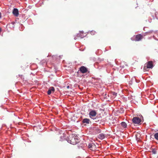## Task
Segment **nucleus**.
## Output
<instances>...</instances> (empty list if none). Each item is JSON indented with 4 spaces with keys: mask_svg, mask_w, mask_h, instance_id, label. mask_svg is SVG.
<instances>
[{
    "mask_svg": "<svg viewBox=\"0 0 158 158\" xmlns=\"http://www.w3.org/2000/svg\"><path fill=\"white\" fill-rule=\"evenodd\" d=\"M107 114L106 113L103 109H99V123L104 125L105 121L107 120L106 118L108 116H106Z\"/></svg>",
    "mask_w": 158,
    "mask_h": 158,
    "instance_id": "obj_1",
    "label": "nucleus"
},
{
    "mask_svg": "<svg viewBox=\"0 0 158 158\" xmlns=\"http://www.w3.org/2000/svg\"><path fill=\"white\" fill-rule=\"evenodd\" d=\"M66 140L68 143L73 145L76 144L79 142V139L76 137H74L73 135H69L68 139H66Z\"/></svg>",
    "mask_w": 158,
    "mask_h": 158,
    "instance_id": "obj_2",
    "label": "nucleus"
},
{
    "mask_svg": "<svg viewBox=\"0 0 158 158\" xmlns=\"http://www.w3.org/2000/svg\"><path fill=\"white\" fill-rule=\"evenodd\" d=\"M107 118L106 120H107V122L111 125L118 122V119L117 118H113L111 116H109L107 117Z\"/></svg>",
    "mask_w": 158,
    "mask_h": 158,
    "instance_id": "obj_3",
    "label": "nucleus"
},
{
    "mask_svg": "<svg viewBox=\"0 0 158 158\" xmlns=\"http://www.w3.org/2000/svg\"><path fill=\"white\" fill-rule=\"evenodd\" d=\"M132 122L134 124H138L140 123L141 120L138 117H135L132 119Z\"/></svg>",
    "mask_w": 158,
    "mask_h": 158,
    "instance_id": "obj_4",
    "label": "nucleus"
},
{
    "mask_svg": "<svg viewBox=\"0 0 158 158\" xmlns=\"http://www.w3.org/2000/svg\"><path fill=\"white\" fill-rule=\"evenodd\" d=\"M143 38V36L141 34H139L136 35L135 37V41H140Z\"/></svg>",
    "mask_w": 158,
    "mask_h": 158,
    "instance_id": "obj_5",
    "label": "nucleus"
},
{
    "mask_svg": "<svg viewBox=\"0 0 158 158\" xmlns=\"http://www.w3.org/2000/svg\"><path fill=\"white\" fill-rule=\"evenodd\" d=\"M80 71L82 73H85L88 71L87 69L85 67L82 66L80 68Z\"/></svg>",
    "mask_w": 158,
    "mask_h": 158,
    "instance_id": "obj_6",
    "label": "nucleus"
},
{
    "mask_svg": "<svg viewBox=\"0 0 158 158\" xmlns=\"http://www.w3.org/2000/svg\"><path fill=\"white\" fill-rule=\"evenodd\" d=\"M97 113L94 110H92L89 112V114L90 118H94L96 116Z\"/></svg>",
    "mask_w": 158,
    "mask_h": 158,
    "instance_id": "obj_7",
    "label": "nucleus"
},
{
    "mask_svg": "<svg viewBox=\"0 0 158 158\" xmlns=\"http://www.w3.org/2000/svg\"><path fill=\"white\" fill-rule=\"evenodd\" d=\"M89 148L92 150H94L96 149V145L94 143L89 144Z\"/></svg>",
    "mask_w": 158,
    "mask_h": 158,
    "instance_id": "obj_8",
    "label": "nucleus"
},
{
    "mask_svg": "<svg viewBox=\"0 0 158 158\" xmlns=\"http://www.w3.org/2000/svg\"><path fill=\"white\" fill-rule=\"evenodd\" d=\"M55 91L54 88L53 87H50L47 92V94L48 95H50L52 93H54Z\"/></svg>",
    "mask_w": 158,
    "mask_h": 158,
    "instance_id": "obj_9",
    "label": "nucleus"
},
{
    "mask_svg": "<svg viewBox=\"0 0 158 158\" xmlns=\"http://www.w3.org/2000/svg\"><path fill=\"white\" fill-rule=\"evenodd\" d=\"M119 126L122 129H124L127 128V124L125 122H123L120 123Z\"/></svg>",
    "mask_w": 158,
    "mask_h": 158,
    "instance_id": "obj_10",
    "label": "nucleus"
},
{
    "mask_svg": "<svg viewBox=\"0 0 158 158\" xmlns=\"http://www.w3.org/2000/svg\"><path fill=\"white\" fill-rule=\"evenodd\" d=\"M13 14L15 16H18L19 15L18 10L16 8H15L13 9Z\"/></svg>",
    "mask_w": 158,
    "mask_h": 158,
    "instance_id": "obj_11",
    "label": "nucleus"
},
{
    "mask_svg": "<svg viewBox=\"0 0 158 158\" xmlns=\"http://www.w3.org/2000/svg\"><path fill=\"white\" fill-rule=\"evenodd\" d=\"M153 67L152 63V61H149L147 64V68H151Z\"/></svg>",
    "mask_w": 158,
    "mask_h": 158,
    "instance_id": "obj_12",
    "label": "nucleus"
},
{
    "mask_svg": "<svg viewBox=\"0 0 158 158\" xmlns=\"http://www.w3.org/2000/svg\"><path fill=\"white\" fill-rule=\"evenodd\" d=\"M85 36L83 32L82 31H80L79 33L77 35V37H80L81 38H83Z\"/></svg>",
    "mask_w": 158,
    "mask_h": 158,
    "instance_id": "obj_13",
    "label": "nucleus"
},
{
    "mask_svg": "<svg viewBox=\"0 0 158 158\" xmlns=\"http://www.w3.org/2000/svg\"><path fill=\"white\" fill-rule=\"evenodd\" d=\"M105 135L103 133H100L99 134V139L102 140L105 138Z\"/></svg>",
    "mask_w": 158,
    "mask_h": 158,
    "instance_id": "obj_14",
    "label": "nucleus"
},
{
    "mask_svg": "<svg viewBox=\"0 0 158 158\" xmlns=\"http://www.w3.org/2000/svg\"><path fill=\"white\" fill-rule=\"evenodd\" d=\"M66 134L64 133H63L60 136V138L61 139V140H63L64 139L66 140L67 138H65L64 137H65Z\"/></svg>",
    "mask_w": 158,
    "mask_h": 158,
    "instance_id": "obj_15",
    "label": "nucleus"
},
{
    "mask_svg": "<svg viewBox=\"0 0 158 158\" xmlns=\"http://www.w3.org/2000/svg\"><path fill=\"white\" fill-rule=\"evenodd\" d=\"M101 94H102V96L103 97V98L104 99H107V96H106V94L105 92H104L102 93H101Z\"/></svg>",
    "mask_w": 158,
    "mask_h": 158,
    "instance_id": "obj_16",
    "label": "nucleus"
},
{
    "mask_svg": "<svg viewBox=\"0 0 158 158\" xmlns=\"http://www.w3.org/2000/svg\"><path fill=\"white\" fill-rule=\"evenodd\" d=\"M82 122L84 123H89V120L87 118H85L83 120Z\"/></svg>",
    "mask_w": 158,
    "mask_h": 158,
    "instance_id": "obj_17",
    "label": "nucleus"
},
{
    "mask_svg": "<svg viewBox=\"0 0 158 158\" xmlns=\"http://www.w3.org/2000/svg\"><path fill=\"white\" fill-rule=\"evenodd\" d=\"M154 138L157 140H158V132H157L154 135Z\"/></svg>",
    "mask_w": 158,
    "mask_h": 158,
    "instance_id": "obj_18",
    "label": "nucleus"
},
{
    "mask_svg": "<svg viewBox=\"0 0 158 158\" xmlns=\"http://www.w3.org/2000/svg\"><path fill=\"white\" fill-rule=\"evenodd\" d=\"M151 152L152 154H156V150L155 149H153Z\"/></svg>",
    "mask_w": 158,
    "mask_h": 158,
    "instance_id": "obj_19",
    "label": "nucleus"
},
{
    "mask_svg": "<svg viewBox=\"0 0 158 158\" xmlns=\"http://www.w3.org/2000/svg\"><path fill=\"white\" fill-rule=\"evenodd\" d=\"M95 32L94 31H92L90 32L91 34L92 35L95 34Z\"/></svg>",
    "mask_w": 158,
    "mask_h": 158,
    "instance_id": "obj_20",
    "label": "nucleus"
},
{
    "mask_svg": "<svg viewBox=\"0 0 158 158\" xmlns=\"http://www.w3.org/2000/svg\"><path fill=\"white\" fill-rule=\"evenodd\" d=\"M117 94V93L115 92H113V95L115 96H116Z\"/></svg>",
    "mask_w": 158,
    "mask_h": 158,
    "instance_id": "obj_21",
    "label": "nucleus"
},
{
    "mask_svg": "<svg viewBox=\"0 0 158 158\" xmlns=\"http://www.w3.org/2000/svg\"><path fill=\"white\" fill-rule=\"evenodd\" d=\"M1 18V14L0 12V18Z\"/></svg>",
    "mask_w": 158,
    "mask_h": 158,
    "instance_id": "obj_22",
    "label": "nucleus"
},
{
    "mask_svg": "<svg viewBox=\"0 0 158 158\" xmlns=\"http://www.w3.org/2000/svg\"><path fill=\"white\" fill-rule=\"evenodd\" d=\"M2 30H1V28L0 27V32Z\"/></svg>",
    "mask_w": 158,
    "mask_h": 158,
    "instance_id": "obj_23",
    "label": "nucleus"
},
{
    "mask_svg": "<svg viewBox=\"0 0 158 158\" xmlns=\"http://www.w3.org/2000/svg\"><path fill=\"white\" fill-rule=\"evenodd\" d=\"M99 133H100L101 132V130H99Z\"/></svg>",
    "mask_w": 158,
    "mask_h": 158,
    "instance_id": "obj_24",
    "label": "nucleus"
},
{
    "mask_svg": "<svg viewBox=\"0 0 158 158\" xmlns=\"http://www.w3.org/2000/svg\"><path fill=\"white\" fill-rule=\"evenodd\" d=\"M69 86H67V88H69Z\"/></svg>",
    "mask_w": 158,
    "mask_h": 158,
    "instance_id": "obj_25",
    "label": "nucleus"
},
{
    "mask_svg": "<svg viewBox=\"0 0 158 158\" xmlns=\"http://www.w3.org/2000/svg\"><path fill=\"white\" fill-rule=\"evenodd\" d=\"M131 40H133V39H132V38H131Z\"/></svg>",
    "mask_w": 158,
    "mask_h": 158,
    "instance_id": "obj_26",
    "label": "nucleus"
},
{
    "mask_svg": "<svg viewBox=\"0 0 158 158\" xmlns=\"http://www.w3.org/2000/svg\"><path fill=\"white\" fill-rule=\"evenodd\" d=\"M137 134L135 135V136H136V137H137Z\"/></svg>",
    "mask_w": 158,
    "mask_h": 158,
    "instance_id": "obj_27",
    "label": "nucleus"
},
{
    "mask_svg": "<svg viewBox=\"0 0 158 158\" xmlns=\"http://www.w3.org/2000/svg\"><path fill=\"white\" fill-rule=\"evenodd\" d=\"M102 91H103V89H102Z\"/></svg>",
    "mask_w": 158,
    "mask_h": 158,
    "instance_id": "obj_28",
    "label": "nucleus"
}]
</instances>
